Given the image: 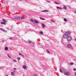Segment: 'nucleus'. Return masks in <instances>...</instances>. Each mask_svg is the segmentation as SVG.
Here are the masks:
<instances>
[{"label":"nucleus","mask_w":76,"mask_h":76,"mask_svg":"<svg viewBox=\"0 0 76 76\" xmlns=\"http://www.w3.org/2000/svg\"><path fill=\"white\" fill-rule=\"evenodd\" d=\"M71 34V32L70 31H68L64 35V38H67L68 37H69V35H70Z\"/></svg>","instance_id":"nucleus-1"},{"label":"nucleus","mask_w":76,"mask_h":76,"mask_svg":"<svg viewBox=\"0 0 76 76\" xmlns=\"http://www.w3.org/2000/svg\"><path fill=\"white\" fill-rule=\"evenodd\" d=\"M72 40V37H68L67 38V41H71Z\"/></svg>","instance_id":"nucleus-2"},{"label":"nucleus","mask_w":76,"mask_h":76,"mask_svg":"<svg viewBox=\"0 0 76 76\" xmlns=\"http://www.w3.org/2000/svg\"><path fill=\"white\" fill-rule=\"evenodd\" d=\"M64 75H70V72H64Z\"/></svg>","instance_id":"nucleus-3"},{"label":"nucleus","mask_w":76,"mask_h":76,"mask_svg":"<svg viewBox=\"0 0 76 76\" xmlns=\"http://www.w3.org/2000/svg\"><path fill=\"white\" fill-rule=\"evenodd\" d=\"M28 43H32V44H34V42H32L30 40H28Z\"/></svg>","instance_id":"nucleus-4"},{"label":"nucleus","mask_w":76,"mask_h":76,"mask_svg":"<svg viewBox=\"0 0 76 76\" xmlns=\"http://www.w3.org/2000/svg\"><path fill=\"white\" fill-rule=\"evenodd\" d=\"M23 67L24 69H25V70H26V68H27V66H26L24 65L23 66Z\"/></svg>","instance_id":"nucleus-5"},{"label":"nucleus","mask_w":76,"mask_h":76,"mask_svg":"<svg viewBox=\"0 0 76 76\" xmlns=\"http://www.w3.org/2000/svg\"><path fill=\"white\" fill-rule=\"evenodd\" d=\"M0 29L1 30V31H3V32H6V31L5 30L2 28H1Z\"/></svg>","instance_id":"nucleus-6"},{"label":"nucleus","mask_w":76,"mask_h":76,"mask_svg":"<svg viewBox=\"0 0 76 76\" xmlns=\"http://www.w3.org/2000/svg\"><path fill=\"white\" fill-rule=\"evenodd\" d=\"M67 47L68 48H71V47H72V45L70 44H69L67 45Z\"/></svg>","instance_id":"nucleus-7"},{"label":"nucleus","mask_w":76,"mask_h":76,"mask_svg":"<svg viewBox=\"0 0 76 76\" xmlns=\"http://www.w3.org/2000/svg\"><path fill=\"white\" fill-rule=\"evenodd\" d=\"M63 8L65 10H66V9H67V8L66 7V6L65 5H64Z\"/></svg>","instance_id":"nucleus-8"},{"label":"nucleus","mask_w":76,"mask_h":76,"mask_svg":"<svg viewBox=\"0 0 76 76\" xmlns=\"http://www.w3.org/2000/svg\"><path fill=\"white\" fill-rule=\"evenodd\" d=\"M6 23H5L4 22H1V25H5Z\"/></svg>","instance_id":"nucleus-9"},{"label":"nucleus","mask_w":76,"mask_h":76,"mask_svg":"<svg viewBox=\"0 0 76 76\" xmlns=\"http://www.w3.org/2000/svg\"><path fill=\"white\" fill-rule=\"evenodd\" d=\"M3 22H7V20L4 19H2Z\"/></svg>","instance_id":"nucleus-10"},{"label":"nucleus","mask_w":76,"mask_h":76,"mask_svg":"<svg viewBox=\"0 0 76 76\" xmlns=\"http://www.w3.org/2000/svg\"><path fill=\"white\" fill-rule=\"evenodd\" d=\"M42 28H45V25L44 24L42 23Z\"/></svg>","instance_id":"nucleus-11"},{"label":"nucleus","mask_w":76,"mask_h":76,"mask_svg":"<svg viewBox=\"0 0 76 76\" xmlns=\"http://www.w3.org/2000/svg\"><path fill=\"white\" fill-rule=\"evenodd\" d=\"M48 12V11L47 10H43L42 11V12Z\"/></svg>","instance_id":"nucleus-12"},{"label":"nucleus","mask_w":76,"mask_h":76,"mask_svg":"<svg viewBox=\"0 0 76 76\" xmlns=\"http://www.w3.org/2000/svg\"><path fill=\"white\" fill-rule=\"evenodd\" d=\"M34 21L36 23H39V22L35 20H34Z\"/></svg>","instance_id":"nucleus-13"},{"label":"nucleus","mask_w":76,"mask_h":76,"mask_svg":"<svg viewBox=\"0 0 76 76\" xmlns=\"http://www.w3.org/2000/svg\"><path fill=\"white\" fill-rule=\"evenodd\" d=\"M11 74L12 75V76H14V75H15V73H14V72H11Z\"/></svg>","instance_id":"nucleus-14"},{"label":"nucleus","mask_w":76,"mask_h":76,"mask_svg":"<svg viewBox=\"0 0 76 76\" xmlns=\"http://www.w3.org/2000/svg\"><path fill=\"white\" fill-rule=\"evenodd\" d=\"M4 49L5 50H8L9 48H8L7 47H6Z\"/></svg>","instance_id":"nucleus-15"},{"label":"nucleus","mask_w":76,"mask_h":76,"mask_svg":"<svg viewBox=\"0 0 76 76\" xmlns=\"http://www.w3.org/2000/svg\"><path fill=\"white\" fill-rule=\"evenodd\" d=\"M56 8L57 9H61V7H57Z\"/></svg>","instance_id":"nucleus-16"},{"label":"nucleus","mask_w":76,"mask_h":76,"mask_svg":"<svg viewBox=\"0 0 76 76\" xmlns=\"http://www.w3.org/2000/svg\"><path fill=\"white\" fill-rule=\"evenodd\" d=\"M17 19H20V17H16Z\"/></svg>","instance_id":"nucleus-17"},{"label":"nucleus","mask_w":76,"mask_h":76,"mask_svg":"<svg viewBox=\"0 0 76 76\" xmlns=\"http://www.w3.org/2000/svg\"><path fill=\"white\" fill-rule=\"evenodd\" d=\"M40 19H41V20H45V19L44 18H42L41 17H39Z\"/></svg>","instance_id":"nucleus-18"},{"label":"nucleus","mask_w":76,"mask_h":76,"mask_svg":"<svg viewBox=\"0 0 76 76\" xmlns=\"http://www.w3.org/2000/svg\"><path fill=\"white\" fill-rule=\"evenodd\" d=\"M64 21L65 22H67V20L66 19V18H64Z\"/></svg>","instance_id":"nucleus-19"},{"label":"nucleus","mask_w":76,"mask_h":76,"mask_svg":"<svg viewBox=\"0 0 76 76\" xmlns=\"http://www.w3.org/2000/svg\"><path fill=\"white\" fill-rule=\"evenodd\" d=\"M39 34H43V32L41 31L39 32Z\"/></svg>","instance_id":"nucleus-20"},{"label":"nucleus","mask_w":76,"mask_h":76,"mask_svg":"<svg viewBox=\"0 0 76 76\" xmlns=\"http://www.w3.org/2000/svg\"><path fill=\"white\" fill-rule=\"evenodd\" d=\"M30 20L32 22H34V20H33L32 19H31Z\"/></svg>","instance_id":"nucleus-21"},{"label":"nucleus","mask_w":76,"mask_h":76,"mask_svg":"<svg viewBox=\"0 0 76 76\" xmlns=\"http://www.w3.org/2000/svg\"><path fill=\"white\" fill-rule=\"evenodd\" d=\"M24 19V17H20V19Z\"/></svg>","instance_id":"nucleus-22"},{"label":"nucleus","mask_w":76,"mask_h":76,"mask_svg":"<svg viewBox=\"0 0 76 76\" xmlns=\"http://www.w3.org/2000/svg\"><path fill=\"white\" fill-rule=\"evenodd\" d=\"M55 3H56V4H59V3L56 2H54Z\"/></svg>","instance_id":"nucleus-23"},{"label":"nucleus","mask_w":76,"mask_h":76,"mask_svg":"<svg viewBox=\"0 0 76 76\" xmlns=\"http://www.w3.org/2000/svg\"><path fill=\"white\" fill-rule=\"evenodd\" d=\"M17 58V59H18V61H19V60H20V58L19 57Z\"/></svg>","instance_id":"nucleus-24"},{"label":"nucleus","mask_w":76,"mask_h":76,"mask_svg":"<svg viewBox=\"0 0 76 76\" xmlns=\"http://www.w3.org/2000/svg\"><path fill=\"white\" fill-rule=\"evenodd\" d=\"M74 64L73 63H70L69 64L70 65H73V64Z\"/></svg>","instance_id":"nucleus-25"},{"label":"nucleus","mask_w":76,"mask_h":76,"mask_svg":"<svg viewBox=\"0 0 76 76\" xmlns=\"http://www.w3.org/2000/svg\"><path fill=\"white\" fill-rule=\"evenodd\" d=\"M50 20L51 21V22H54V23H55V21H54V20Z\"/></svg>","instance_id":"nucleus-26"},{"label":"nucleus","mask_w":76,"mask_h":76,"mask_svg":"<svg viewBox=\"0 0 76 76\" xmlns=\"http://www.w3.org/2000/svg\"><path fill=\"white\" fill-rule=\"evenodd\" d=\"M7 56L9 58H11V57H10V56L9 55H7Z\"/></svg>","instance_id":"nucleus-27"},{"label":"nucleus","mask_w":76,"mask_h":76,"mask_svg":"<svg viewBox=\"0 0 76 76\" xmlns=\"http://www.w3.org/2000/svg\"><path fill=\"white\" fill-rule=\"evenodd\" d=\"M46 51L47 53H50V52L48 50H46Z\"/></svg>","instance_id":"nucleus-28"},{"label":"nucleus","mask_w":76,"mask_h":76,"mask_svg":"<svg viewBox=\"0 0 76 76\" xmlns=\"http://www.w3.org/2000/svg\"><path fill=\"white\" fill-rule=\"evenodd\" d=\"M60 72L61 73H62V72H62V71L61 70V69H60Z\"/></svg>","instance_id":"nucleus-29"},{"label":"nucleus","mask_w":76,"mask_h":76,"mask_svg":"<svg viewBox=\"0 0 76 76\" xmlns=\"http://www.w3.org/2000/svg\"><path fill=\"white\" fill-rule=\"evenodd\" d=\"M34 76H38V74H35Z\"/></svg>","instance_id":"nucleus-30"},{"label":"nucleus","mask_w":76,"mask_h":76,"mask_svg":"<svg viewBox=\"0 0 76 76\" xmlns=\"http://www.w3.org/2000/svg\"><path fill=\"white\" fill-rule=\"evenodd\" d=\"M13 61H14V62H16V61L15 60H13Z\"/></svg>","instance_id":"nucleus-31"},{"label":"nucleus","mask_w":76,"mask_h":76,"mask_svg":"<svg viewBox=\"0 0 76 76\" xmlns=\"http://www.w3.org/2000/svg\"><path fill=\"white\" fill-rule=\"evenodd\" d=\"M76 69H73V70H74V71H76Z\"/></svg>","instance_id":"nucleus-32"},{"label":"nucleus","mask_w":76,"mask_h":76,"mask_svg":"<svg viewBox=\"0 0 76 76\" xmlns=\"http://www.w3.org/2000/svg\"><path fill=\"white\" fill-rule=\"evenodd\" d=\"M21 56H23V57H24V56H23V54H21Z\"/></svg>","instance_id":"nucleus-33"},{"label":"nucleus","mask_w":76,"mask_h":76,"mask_svg":"<svg viewBox=\"0 0 76 76\" xmlns=\"http://www.w3.org/2000/svg\"><path fill=\"white\" fill-rule=\"evenodd\" d=\"M13 69L14 70H16V68H14Z\"/></svg>","instance_id":"nucleus-34"},{"label":"nucleus","mask_w":76,"mask_h":76,"mask_svg":"<svg viewBox=\"0 0 76 76\" xmlns=\"http://www.w3.org/2000/svg\"><path fill=\"white\" fill-rule=\"evenodd\" d=\"M10 39H12V38H9Z\"/></svg>","instance_id":"nucleus-35"},{"label":"nucleus","mask_w":76,"mask_h":76,"mask_svg":"<svg viewBox=\"0 0 76 76\" xmlns=\"http://www.w3.org/2000/svg\"><path fill=\"white\" fill-rule=\"evenodd\" d=\"M19 55H22V54L20 53H19Z\"/></svg>","instance_id":"nucleus-36"},{"label":"nucleus","mask_w":76,"mask_h":76,"mask_svg":"<svg viewBox=\"0 0 76 76\" xmlns=\"http://www.w3.org/2000/svg\"><path fill=\"white\" fill-rule=\"evenodd\" d=\"M75 41H76V38L75 39Z\"/></svg>","instance_id":"nucleus-37"},{"label":"nucleus","mask_w":76,"mask_h":76,"mask_svg":"<svg viewBox=\"0 0 76 76\" xmlns=\"http://www.w3.org/2000/svg\"><path fill=\"white\" fill-rule=\"evenodd\" d=\"M75 76H76V72H75Z\"/></svg>","instance_id":"nucleus-38"},{"label":"nucleus","mask_w":76,"mask_h":76,"mask_svg":"<svg viewBox=\"0 0 76 76\" xmlns=\"http://www.w3.org/2000/svg\"><path fill=\"white\" fill-rule=\"evenodd\" d=\"M76 13V11H75V13Z\"/></svg>","instance_id":"nucleus-39"},{"label":"nucleus","mask_w":76,"mask_h":76,"mask_svg":"<svg viewBox=\"0 0 76 76\" xmlns=\"http://www.w3.org/2000/svg\"><path fill=\"white\" fill-rule=\"evenodd\" d=\"M20 0V1H22V0Z\"/></svg>","instance_id":"nucleus-40"},{"label":"nucleus","mask_w":76,"mask_h":76,"mask_svg":"<svg viewBox=\"0 0 76 76\" xmlns=\"http://www.w3.org/2000/svg\"><path fill=\"white\" fill-rule=\"evenodd\" d=\"M61 69H63V68H62Z\"/></svg>","instance_id":"nucleus-41"},{"label":"nucleus","mask_w":76,"mask_h":76,"mask_svg":"<svg viewBox=\"0 0 76 76\" xmlns=\"http://www.w3.org/2000/svg\"><path fill=\"white\" fill-rule=\"evenodd\" d=\"M2 42H4V41L3 40H2Z\"/></svg>","instance_id":"nucleus-42"},{"label":"nucleus","mask_w":76,"mask_h":76,"mask_svg":"<svg viewBox=\"0 0 76 76\" xmlns=\"http://www.w3.org/2000/svg\"><path fill=\"white\" fill-rule=\"evenodd\" d=\"M48 2H50V1H48Z\"/></svg>","instance_id":"nucleus-43"},{"label":"nucleus","mask_w":76,"mask_h":76,"mask_svg":"<svg viewBox=\"0 0 76 76\" xmlns=\"http://www.w3.org/2000/svg\"><path fill=\"white\" fill-rule=\"evenodd\" d=\"M0 69H1V67H0Z\"/></svg>","instance_id":"nucleus-44"},{"label":"nucleus","mask_w":76,"mask_h":76,"mask_svg":"<svg viewBox=\"0 0 76 76\" xmlns=\"http://www.w3.org/2000/svg\"><path fill=\"white\" fill-rule=\"evenodd\" d=\"M23 76H24V75H23Z\"/></svg>","instance_id":"nucleus-45"}]
</instances>
